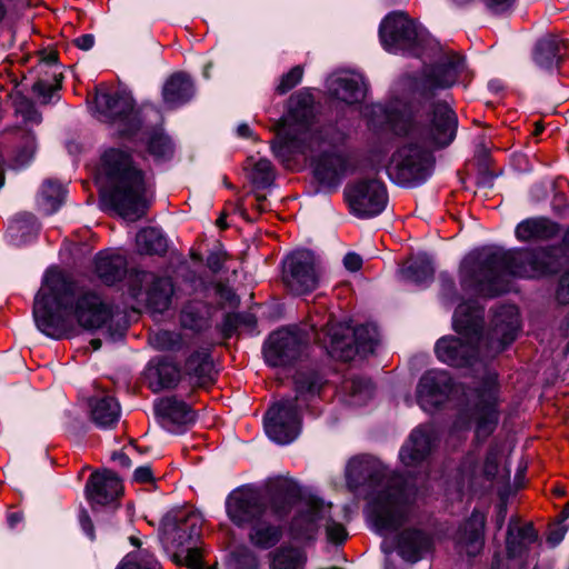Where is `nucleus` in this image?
<instances>
[{
	"label": "nucleus",
	"instance_id": "1",
	"mask_svg": "<svg viewBox=\"0 0 569 569\" xmlns=\"http://www.w3.org/2000/svg\"><path fill=\"white\" fill-rule=\"evenodd\" d=\"M562 249L558 246L493 247L468 254L460 263L459 281L463 292L493 299L509 291L506 276L541 279L558 273Z\"/></svg>",
	"mask_w": 569,
	"mask_h": 569
},
{
	"label": "nucleus",
	"instance_id": "2",
	"mask_svg": "<svg viewBox=\"0 0 569 569\" xmlns=\"http://www.w3.org/2000/svg\"><path fill=\"white\" fill-rule=\"evenodd\" d=\"M362 117L367 129L377 137L413 139L437 150L456 139L458 116L446 100L393 96L385 101L366 103Z\"/></svg>",
	"mask_w": 569,
	"mask_h": 569
},
{
	"label": "nucleus",
	"instance_id": "3",
	"mask_svg": "<svg viewBox=\"0 0 569 569\" xmlns=\"http://www.w3.org/2000/svg\"><path fill=\"white\" fill-rule=\"evenodd\" d=\"M33 299L32 317L44 336L60 340L70 336L76 323L94 333L114 316L113 305L94 290H77L76 282L54 267L47 269Z\"/></svg>",
	"mask_w": 569,
	"mask_h": 569
},
{
	"label": "nucleus",
	"instance_id": "4",
	"mask_svg": "<svg viewBox=\"0 0 569 569\" xmlns=\"http://www.w3.org/2000/svg\"><path fill=\"white\" fill-rule=\"evenodd\" d=\"M108 188L101 193L103 206L123 219L138 220L150 208L146 198V173L138 168L129 150L108 148L101 154Z\"/></svg>",
	"mask_w": 569,
	"mask_h": 569
},
{
	"label": "nucleus",
	"instance_id": "5",
	"mask_svg": "<svg viewBox=\"0 0 569 569\" xmlns=\"http://www.w3.org/2000/svg\"><path fill=\"white\" fill-rule=\"evenodd\" d=\"M96 118L106 124L116 127L114 137L133 141L143 130L146 118L152 112L162 118L152 104L138 106L134 98L121 90H96L93 98Z\"/></svg>",
	"mask_w": 569,
	"mask_h": 569
},
{
	"label": "nucleus",
	"instance_id": "6",
	"mask_svg": "<svg viewBox=\"0 0 569 569\" xmlns=\"http://www.w3.org/2000/svg\"><path fill=\"white\" fill-rule=\"evenodd\" d=\"M415 486L396 473L368 501L369 518L379 535L397 531L405 521L403 508L410 502Z\"/></svg>",
	"mask_w": 569,
	"mask_h": 569
},
{
	"label": "nucleus",
	"instance_id": "7",
	"mask_svg": "<svg viewBox=\"0 0 569 569\" xmlns=\"http://www.w3.org/2000/svg\"><path fill=\"white\" fill-rule=\"evenodd\" d=\"M436 158L431 150L411 139L392 152L386 166L389 180L401 188H417L433 174Z\"/></svg>",
	"mask_w": 569,
	"mask_h": 569
},
{
	"label": "nucleus",
	"instance_id": "8",
	"mask_svg": "<svg viewBox=\"0 0 569 569\" xmlns=\"http://www.w3.org/2000/svg\"><path fill=\"white\" fill-rule=\"evenodd\" d=\"M377 330L370 323L351 327L347 323L326 326V350L336 360L350 362L357 356L367 358L378 346Z\"/></svg>",
	"mask_w": 569,
	"mask_h": 569
},
{
	"label": "nucleus",
	"instance_id": "9",
	"mask_svg": "<svg viewBox=\"0 0 569 569\" xmlns=\"http://www.w3.org/2000/svg\"><path fill=\"white\" fill-rule=\"evenodd\" d=\"M473 401L466 410L475 422V440L485 442L497 430L500 421V383L498 375H483L472 389Z\"/></svg>",
	"mask_w": 569,
	"mask_h": 569
},
{
	"label": "nucleus",
	"instance_id": "10",
	"mask_svg": "<svg viewBox=\"0 0 569 569\" xmlns=\"http://www.w3.org/2000/svg\"><path fill=\"white\" fill-rule=\"evenodd\" d=\"M202 518L196 511L179 510L166 515L160 523L159 539L163 547L187 549V565L196 569L201 565L197 543L201 537Z\"/></svg>",
	"mask_w": 569,
	"mask_h": 569
},
{
	"label": "nucleus",
	"instance_id": "11",
	"mask_svg": "<svg viewBox=\"0 0 569 569\" xmlns=\"http://www.w3.org/2000/svg\"><path fill=\"white\" fill-rule=\"evenodd\" d=\"M378 34L387 52L403 51L417 54L425 48L428 32L417 26L407 13L392 11L381 20Z\"/></svg>",
	"mask_w": 569,
	"mask_h": 569
},
{
	"label": "nucleus",
	"instance_id": "12",
	"mask_svg": "<svg viewBox=\"0 0 569 569\" xmlns=\"http://www.w3.org/2000/svg\"><path fill=\"white\" fill-rule=\"evenodd\" d=\"M465 68L466 57L450 52L427 66L421 76L413 79L411 91L417 94L416 99L436 101L438 91L452 88Z\"/></svg>",
	"mask_w": 569,
	"mask_h": 569
},
{
	"label": "nucleus",
	"instance_id": "13",
	"mask_svg": "<svg viewBox=\"0 0 569 569\" xmlns=\"http://www.w3.org/2000/svg\"><path fill=\"white\" fill-rule=\"evenodd\" d=\"M350 213L358 219H372L387 208L389 196L386 183L379 178H360L343 190Z\"/></svg>",
	"mask_w": 569,
	"mask_h": 569
},
{
	"label": "nucleus",
	"instance_id": "14",
	"mask_svg": "<svg viewBox=\"0 0 569 569\" xmlns=\"http://www.w3.org/2000/svg\"><path fill=\"white\" fill-rule=\"evenodd\" d=\"M267 437L274 443L286 446L293 442L302 431V409L296 399L272 402L262 416Z\"/></svg>",
	"mask_w": 569,
	"mask_h": 569
},
{
	"label": "nucleus",
	"instance_id": "15",
	"mask_svg": "<svg viewBox=\"0 0 569 569\" xmlns=\"http://www.w3.org/2000/svg\"><path fill=\"white\" fill-rule=\"evenodd\" d=\"M123 493L122 479L111 469L93 471L87 479L84 496L96 518L103 512L111 521L119 507L118 498Z\"/></svg>",
	"mask_w": 569,
	"mask_h": 569
},
{
	"label": "nucleus",
	"instance_id": "16",
	"mask_svg": "<svg viewBox=\"0 0 569 569\" xmlns=\"http://www.w3.org/2000/svg\"><path fill=\"white\" fill-rule=\"evenodd\" d=\"M281 264L282 282L292 295H309L319 287L316 254L311 249L302 248L291 251Z\"/></svg>",
	"mask_w": 569,
	"mask_h": 569
},
{
	"label": "nucleus",
	"instance_id": "17",
	"mask_svg": "<svg viewBox=\"0 0 569 569\" xmlns=\"http://www.w3.org/2000/svg\"><path fill=\"white\" fill-rule=\"evenodd\" d=\"M224 507L228 519L239 529H247L268 513L264 498L259 489L250 483L239 486L229 492Z\"/></svg>",
	"mask_w": 569,
	"mask_h": 569
},
{
	"label": "nucleus",
	"instance_id": "18",
	"mask_svg": "<svg viewBox=\"0 0 569 569\" xmlns=\"http://www.w3.org/2000/svg\"><path fill=\"white\" fill-rule=\"evenodd\" d=\"M307 346L300 331L282 327L269 333L261 351L268 367L287 368L300 360Z\"/></svg>",
	"mask_w": 569,
	"mask_h": 569
},
{
	"label": "nucleus",
	"instance_id": "19",
	"mask_svg": "<svg viewBox=\"0 0 569 569\" xmlns=\"http://www.w3.org/2000/svg\"><path fill=\"white\" fill-rule=\"evenodd\" d=\"M455 390L456 382L448 371L429 369L417 383V403L426 412L439 411L445 408Z\"/></svg>",
	"mask_w": 569,
	"mask_h": 569
},
{
	"label": "nucleus",
	"instance_id": "20",
	"mask_svg": "<svg viewBox=\"0 0 569 569\" xmlns=\"http://www.w3.org/2000/svg\"><path fill=\"white\" fill-rule=\"evenodd\" d=\"M264 491L268 509L279 521L286 520L293 508L303 503L308 497L297 480L280 476L269 479Z\"/></svg>",
	"mask_w": 569,
	"mask_h": 569
},
{
	"label": "nucleus",
	"instance_id": "21",
	"mask_svg": "<svg viewBox=\"0 0 569 569\" xmlns=\"http://www.w3.org/2000/svg\"><path fill=\"white\" fill-rule=\"evenodd\" d=\"M6 133L7 157L2 154V188L6 184V170H26L32 163L37 151L36 134L32 130L18 127Z\"/></svg>",
	"mask_w": 569,
	"mask_h": 569
},
{
	"label": "nucleus",
	"instance_id": "22",
	"mask_svg": "<svg viewBox=\"0 0 569 569\" xmlns=\"http://www.w3.org/2000/svg\"><path fill=\"white\" fill-rule=\"evenodd\" d=\"M437 359L453 368H471L480 360L479 342L461 336H443L435 343Z\"/></svg>",
	"mask_w": 569,
	"mask_h": 569
},
{
	"label": "nucleus",
	"instance_id": "23",
	"mask_svg": "<svg viewBox=\"0 0 569 569\" xmlns=\"http://www.w3.org/2000/svg\"><path fill=\"white\" fill-rule=\"evenodd\" d=\"M312 177L329 193L338 190L349 169V160L338 150H322L311 160Z\"/></svg>",
	"mask_w": 569,
	"mask_h": 569
},
{
	"label": "nucleus",
	"instance_id": "24",
	"mask_svg": "<svg viewBox=\"0 0 569 569\" xmlns=\"http://www.w3.org/2000/svg\"><path fill=\"white\" fill-rule=\"evenodd\" d=\"M325 500L309 493L303 507L298 509L289 522V535L295 541L311 542L317 538L323 519Z\"/></svg>",
	"mask_w": 569,
	"mask_h": 569
},
{
	"label": "nucleus",
	"instance_id": "25",
	"mask_svg": "<svg viewBox=\"0 0 569 569\" xmlns=\"http://www.w3.org/2000/svg\"><path fill=\"white\" fill-rule=\"evenodd\" d=\"M433 548L432 536L426 530L416 527L405 528L399 531L393 538L392 548L386 547L385 543L381 545V550L385 553L396 550L405 562L411 565L421 561Z\"/></svg>",
	"mask_w": 569,
	"mask_h": 569
},
{
	"label": "nucleus",
	"instance_id": "26",
	"mask_svg": "<svg viewBox=\"0 0 569 569\" xmlns=\"http://www.w3.org/2000/svg\"><path fill=\"white\" fill-rule=\"evenodd\" d=\"M437 436L432 427H415L399 450V460L405 467H420L429 460L436 447Z\"/></svg>",
	"mask_w": 569,
	"mask_h": 569
},
{
	"label": "nucleus",
	"instance_id": "27",
	"mask_svg": "<svg viewBox=\"0 0 569 569\" xmlns=\"http://www.w3.org/2000/svg\"><path fill=\"white\" fill-rule=\"evenodd\" d=\"M153 412L160 419L161 427L170 433H184L187 427L197 421V412L192 407L176 396L166 397L154 403Z\"/></svg>",
	"mask_w": 569,
	"mask_h": 569
},
{
	"label": "nucleus",
	"instance_id": "28",
	"mask_svg": "<svg viewBox=\"0 0 569 569\" xmlns=\"http://www.w3.org/2000/svg\"><path fill=\"white\" fill-rule=\"evenodd\" d=\"M485 310L476 299L460 300L452 316L453 330L465 339L479 342L482 338Z\"/></svg>",
	"mask_w": 569,
	"mask_h": 569
},
{
	"label": "nucleus",
	"instance_id": "29",
	"mask_svg": "<svg viewBox=\"0 0 569 569\" xmlns=\"http://www.w3.org/2000/svg\"><path fill=\"white\" fill-rule=\"evenodd\" d=\"M295 396H284V399H296V406L309 407V402L320 398L328 385L322 370L316 367H302L292 377Z\"/></svg>",
	"mask_w": 569,
	"mask_h": 569
},
{
	"label": "nucleus",
	"instance_id": "30",
	"mask_svg": "<svg viewBox=\"0 0 569 569\" xmlns=\"http://www.w3.org/2000/svg\"><path fill=\"white\" fill-rule=\"evenodd\" d=\"M386 478V471L380 461L369 456H357L349 460L346 468V480L350 489L360 487L378 488Z\"/></svg>",
	"mask_w": 569,
	"mask_h": 569
},
{
	"label": "nucleus",
	"instance_id": "31",
	"mask_svg": "<svg viewBox=\"0 0 569 569\" xmlns=\"http://www.w3.org/2000/svg\"><path fill=\"white\" fill-rule=\"evenodd\" d=\"M486 522V515L478 508H473L470 516L457 529L456 545L470 558L477 557L485 547Z\"/></svg>",
	"mask_w": 569,
	"mask_h": 569
},
{
	"label": "nucleus",
	"instance_id": "32",
	"mask_svg": "<svg viewBox=\"0 0 569 569\" xmlns=\"http://www.w3.org/2000/svg\"><path fill=\"white\" fill-rule=\"evenodd\" d=\"M283 117L287 118L288 126L298 127L302 133L311 130L317 120V112L315 97L308 88L298 90L289 97Z\"/></svg>",
	"mask_w": 569,
	"mask_h": 569
},
{
	"label": "nucleus",
	"instance_id": "33",
	"mask_svg": "<svg viewBox=\"0 0 569 569\" xmlns=\"http://www.w3.org/2000/svg\"><path fill=\"white\" fill-rule=\"evenodd\" d=\"M520 330V311L516 305H502L495 310L491 335L498 340L501 350H506L516 341Z\"/></svg>",
	"mask_w": 569,
	"mask_h": 569
},
{
	"label": "nucleus",
	"instance_id": "34",
	"mask_svg": "<svg viewBox=\"0 0 569 569\" xmlns=\"http://www.w3.org/2000/svg\"><path fill=\"white\" fill-rule=\"evenodd\" d=\"M197 92L192 77L186 71L172 72L164 81L161 89L163 104L174 110L192 101Z\"/></svg>",
	"mask_w": 569,
	"mask_h": 569
},
{
	"label": "nucleus",
	"instance_id": "35",
	"mask_svg": "<svg viewBox=\"0 0 569 569\" xmlns=\"http://www.w3.org/2000/svg\"><path fill=\"white\" fill-rule=\"evenodd\" d=\"M569 54V40L556 34H547L540 38L533 48L532 59L535 63L547 71L560 69Z\"/></svg>",
	"mask_w": 569,
	"mask_h": 569
},
{
	"label": "nucleus",
	"instance_id": "36",
	"mask_svg": "<svg viewBox=\"0 0 569 569\" xmlns=\"http://www.w3.org/2000/svg\"><path fill=\"white\" fill-rule=\"evenodd\" d=\"M93 270L104 286L112 287L127 278L128 259L110 249L100 250L93 257Z\"/></svg>",
	"mask_w": 569,
	"mask_h": 569
},
{
	"label": "nucleus",
	"instance_id": "37",
	"mask_svg": "<svg viewBox=\"0 0 569 569\" xmlns=\"http://www.w3.org/2000/svg\"><path fill=\"white\" fill-rule=\"evenodd\" d=\"M288 120L281 117L277 122L276 138L270 142L272 154L280 162L286 163L297 153H302L307 147L306 140L289 130Z\"/></svg>",
	"mask_w": 569,
	"mask_h": 569
},
{
	"label": "nucleus",
	"instance_id": "38",
	"mask_svg": "<svg viewBox=\"0 0 569 569\" xmlns=\"http://www.w3.org/2000/svg\"><path fill=\"white\" fill-rule=\"evenodd\" d=\"M184 375L194 379L196 388H208L217 380L218 372L209 350H193L184 361Z\"/></svg>",
	"mask_w": 569,
	"mask_h": 569
},
{
	"label": "nucleus",
	"instance_id": "39",
	"mask_svg": "<svg viewBox=\"0 0 569 569\" xmlns=\"http://www.w3.org/2000/svg\"><path fill=\"white\" fill-rule=\"evenodd\" d=\"M560 230L561 226L547 217H530L516 226L515 237L521 242L547 241L556 238Z\"/></svg>",
	"mask_w": 569,
	"mask_h": 569
},
{
	"label": "nucleus",
	"instance_id": "40",
	"mask_svg": "<svg viewBox=\"0 0 569 569\" xmlns=\"http://www.w3.org/2000/svg\"><path fill=\"white\" fill-rule=\"evenodd\" d=\"M159 123L148 126L144 123L142 142L149 156L152 157L154 162L170 161L174 156V142L172 138L166 132L162 126V118H158Z\"/></svg>",
	"mask_w": 569,
	"mask_h": 569
},
{
	"label": "nucleus",
	"instance_id": "41",
	"mask_svg": "<svg viewBox=\"0 0 569 569\" xmlns=\"http://www.w3.org/2000/svg\"><path fill=\"white\" fill-rule=\"evenodd\" d=\"M216 330L223 340H229L233 336L240 337L242 331L250 337L260 335L258 317L249 311H228L223 313L221 322L216 325Z\"/></svg>",
	"mask_w": 569,
	"mask_h": 569
},
{
	"label": "nucleus",
	"instance_id": "42",
	"mask_svg": "<svg viewBox=\"0 0 569 569\" xmlns=\"http://www.w3.org/2000/svg\"><path fill=\"white\" fill-rule=\"evenodd\" d=\"M148 370L154 376L157 389L172 390L178 387L181 380V367L171 356H158L148 362Z\"/></svg>",
	"mask_w": 569,
	"mask_h": 569
},
{
	"label": "nucleus",
	"instance_id": "43",
	"mask_svg": "<svg viewBox=\"0 0 569 569\" xmlns=\"http://www.w3.org/2000/svg\"><path fill=\"white\" fill-rule=\"evenodd\" d=\"M90 419L99 429H112L117 426L121 408L114 397H91L88 400Z\"/></svg>",
	"mask_w": 569,
	"mask_h": 569
},
{
	"label": "nucleus",
	"instance_id": "44",
	"mask_svg": "<svg viewBox=\"0 0 569 569\" xmlns=\"http://www.w3.org/2000/svg\"><path fill=\"white\" fill-rule=\"evenodd\" d=\"M39 227L32 213L23 212L10 220L6 238L9 244L22 247L37 239Z\"/></svg>",
	"mask_w": 569,
	"mask_h": 569
},
{
	"label": "nucleus",
	"instance_id": "45",
	"mask_svg": "<svg viewBox=\"0 0 569 569\" xmlns=\"http://www.w3.org/2000/svg\"><path fill=\"white\" fill-rule=\"evenodd\" d=\"M248 529L249 542L259 550H270L274 548L283 537V527L272 523L267 516L252 523Z\"/></svg>",
	"mask_w": 569,
	"mask_h": 569
},
{
	"label": "nucleus",
	"instance_id": "46",
	"mask_svg": "<svg viewBox=\"0 0 569 569\" xmlns=\"http://www.w3.org/2000/svg\"><path fill=\"white\" fill-rule=\"evenodd\" d=\"M137 251L141 256L164 257L169 248V239L160 227H144L136 236Z\"/></svg>",
	"mask_w": 569,
	"mask_h": 569
},
{
	"label": "nucleus",
	"instance_id": "47",
	"mask_svg": "<svg viewBox=\"0 0 569 569\" xmlns=\"http://www.w3.org/2000/svg\"><path fill=\"white\" fill-rule=\"evenodd\" d=\"M173 284L170 278L156 276L146 291L147 306L154 312H164L171 306Z\"/></svg>",
	"mask_w": 569,
	"mask_h": 569
},
{
	"label": "nucleus",
	"instance_id": "48",
	"mask_svg": "<svg viewBox=\"0 0 569 569\" xmlns=\"http://www.w3.org/2000/svg\"><path fill=\"white\" fill-rule=\"evenodd\" d=\"M405 278L416 284L432 282L436 273L435 259L428 252H419L402 269Z\"/></svg>",
	"mask_w": 569,
	"mask_h": 569
},
{
	"label": "nucleus",
	"instance_id": "49",
	"mask_svg": "<svg viewBox=\"0 0 569 569\" xmlns=\"http://www.w3.org/2000/svg\"><path fill=\"white\" fill-rule=\"evenodd\" d=\"M67 189L57 180L46 179L38 198L39 209L46 216L54 214L64 203Z\"/></svg>",
	"mask_w": 569,
	"mask_h": 569
},
{
	"label": "nucleus",
	"instance_id": "50",
	"mask_svg": "<svg viewBox=\"0 0 569 569\" xmlns=\"http://www.w3.org/2000/svg\"><path fill=\"white\" fill-rule=\"evenodd\" d=\"M331 96L352 106L362 102L366 98L363 83L351 77H338L330 88Z\"/></svg>",
	"mask_w": 569,
	"mask_h": 569
},
{
	"label": "nucleus",
	"instance_id": "51",
	"mask_svg": "<svg viewBox=\"0 0 569 569\" xmlns=\"http://www.w3.org/2000/svg\"><path fill=\"white\" fill-rule=\"evenodd\" d=\"M307 563L305 550L282 545L271 553L270 569H303Z\"/></svg>",
	"mask_w": 569,
	"mask_h": 569
},
{
	"label": "nucleus",
	"instance_id": "52",
	"mask_svg": "<svg viewBox=\"0 0 569 569\" xmlns=\"http://www.w3.org/2000/svg\"><path fill=\"white\" fill-rule=\"evenodd\" d=\"M313 137L318 142L328 144L331 148L330 150H337L347 144L350 134L346 128L330 121L317 128Z\"/></svg>",
	"mask_w": 569,
	"mask_h": 569
},
{
	"label": "nucleus",
	"instance_id": "53",
	"mask_svg": "<svg viewBox=\"0 0 569 569\" xmlns=\"http://www.w3.org/2000/svg\"><path fill=\"white\" fill-rule=\"evenodd\" d=\"M277 178L272 162L267 158H260L252 167L249 180L254 189L264 190L273 186Z\"/></svg>",
	"mask_w": 569,
	"mask_h": 569
},
{
	"label": "nucleus",
	"instance_id": "54",
	"mask_svg": "<svg viewBox=\"0 0 569 569\" xmlns=\"http://www.w3.org/2000/svg\"><path fill=\"white\" fill-rule=\"evenodd\" d=\"M51 78L52 83L49 79L39 78L32 84L33 93L41 99V103L43 104L50 103L56 96L58 99L60 98L57 92L62 88L63 74L61 72H54Z\"/></svg>",
	"mask_w": 569,
	"mask_h": 569
},
{
	"label": "nucleus",
	"instance_id": "55",
	"mask_svg": "<svg viewBox=\"0 0 569 569\" xmlns=\"http://www.w3.org/2000/svg\"><path fill=\"white\" fill-rule=\"evenodd\" d=\"M181 326L196 333H201L209 328V318L196 306L184 307L180 315Z\"/></svg>",
	"mask_w": 569,
	"mask_h": 569
},
{
	"label": "nucleus",
	"instance_id": "56",
	"mask_svg": "<svg viewBox=\"0 0 569 569\" xmlns=\"http://www.w3.org/2000/svg\"><path fill=\"white\" fill-rule=\"evenodd\" d=\"M8 98L12 101L16 112L20 113L26 122L40 121L41 116L36 109L34 103L21 91L13 90L8 94Z\"/></svg>",
	"mask_w": 569,
	"mask_h": 569
},
{
	"label": "nucleus",
	"instance_id": "57",
	"mask_svg": "<svg viewBox=\"0 0 569 569\" xmlns=\"http://www.w3.org/2000/svg\"><path fill=\"white\" fill-rule=\"evenodd\" d=\"M257 555L247 546H238L230 552L229 569H258Z\"/></svg>",
	"mask_w": 569,
	"mask_h": 569
},
{
	"label": "nucleus",
	"instance_id": "58",
	"mask_svg": "<svg viewBox=\"0 0 569 569\" xmlns=\"http://www.w3.org/2000/svg\"><path fill=\"white\" fill-rule=\"evenodd\" d=\"M152 346L159 351H180L183 347L182 336L170 330H160L153 337Z\"/></svg>",
	"mask_w": 569,
	"mask_h": 569
},
{
	"label": "nucleus",
	"instance_id": "59",
	"mask_svg": "<svg viewBox=\"0 0 569 569\" xmlns=\"http://www.w3.org/2000/svg\"><path fill=\"white\" fill-rule=\"evenodd\" d=\"M28 61V57L26 54H22L21 57H18L14 53L8 54L2 60V80L4 79V76L8 78L9 82H11L14 86V89L19 87V74L20 70H16V63H22ZM22 74V78H26V74Z\"/></svg>",
	"mask_w": 569,
	"mask_h": 569
},
{
	"label": "nucleus",
	"instance_id": "60",
	"mask_svg": "<svg viewBox=\"0 0 569 569\" xmlns=\"http://www.w3.org/2000/svg\"><path fill=\"white\" fill-rule=\"evenodd\" d=\"M439 282L440 293L446 302L452 305L462 300V297L459 295L457 290L455 278L450 272L441 271L439 273Z\"/></svg>",
	"mask_w": 569,
	"mask_h": 569
},
{
	"label": "nucleus",
	"instance_id": "61",
	"mask_svg": "<svg viewBox=\"0 0 569 569\" xmlns=\"http://www.w3.org/2000/svg\"><path fill=\"white\" fill-rule=\"evenodd\" d=\"M528 543L521 540L515 533V527L512 522L508 525L507 535H506V552L509 559H516L521 557L528 550Z\"/></svg>",
	"mask_w": 569,
	"mask_h": 569
},
{
	"label": "nucleus",
	"instance_id": "62",
	"mask_svg": "<svg viewBox=\"0 0 569 569\" xmlns=\"http://www.w3.org/2000/svg\"><path fill=\"white\" fill-rule=\"evenodd\" d=\"M303 68L300 64L292 67L288 72L280 77V81L276 87V92L280 96L288 93L296 88L302 80Z\"/></svg>",
	"mask_w": 569,
	"mask_h": 569
},
{
	"label": "nucleus",
	"instance_id": "63",
	"mask_svg": "<svg viewBox=\"0 0 569 569\" xmlns=\"http://www.w3.org/2000/svg\"><path fill=\"white\" fill-rule=\"evenodd\" d=\"M129 283H128V291L129 295L138 299L142 295L143 284L151 280L153 277V272H149L146 270H139V269H131L129 270Z\"/></svg>",
	"mask_w": 569,
	"mask_h": 569
},
{
	"label": "nucleus",
	"instance_id": "64",
	"mask_svg": "<svg viewBox=\"0 0 569 569\" xmlns=\"http://www.w3.org/2000/svg\"><path fill=\"white\" fill-rule=\"evenodd\" d=\"M229 258L230 256L224 250L223 244L220 241H217L214 249L207 256L206 266L212 273L217 274L223 269L224 262Z\"/></svg>",
	"mask_w": 569,
	"mask_h": 569
}]
</instances>
